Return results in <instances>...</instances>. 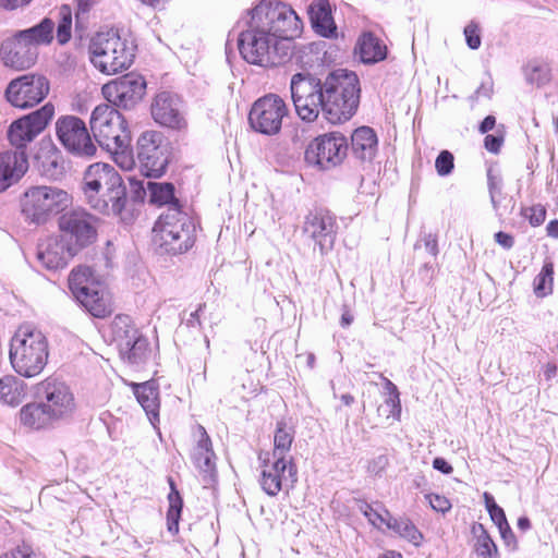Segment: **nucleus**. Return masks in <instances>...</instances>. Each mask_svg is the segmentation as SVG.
<instances>
[{"label":"nucleus","mask_w":558,"mask_h":558,"mask_svg":"<svg viewBox=\"0 0 558 558\" xmlns=\"http://www.w3.org/2000/svg\"><path fill=\"white\" fill-rule=\"evenodd\" d=\"M83 191L89 205L106 215H120L126 202L122 178L108 163L90 165L84 174Z\"/></svg>","instance_id":"nucleus-1"},{"label":"nucleus","mask_w":558,"mask_h":558,"mask_svg":"<svg viewBox=\"0 0 558 558\" xmlns=\"http://www.w3.org/2000/svg\"><path fill=\"white\" fill-rule=\"evenodd\" d=\"M9 357L20 376L33 378L40 375L49 357L46 335L32 324L21 325L11 338Z\"/></svg>","instance_id":"nucleus-2"},{"label":"nucleus","mask_w":558,"mask_h":558,"mask_svg":"<svg viewBox=\"0 0 558 558\" xmlns=\"http://www.w3.org/2000/svg\"><path fill=\"white\" fill-rule=\"evenodd\" d=\"M359 99L357 75L353 72L337 71L323 82L320 111L330 123H341L354 114Z\"/></svg>","instance_id":"nucleus-3"},{"label":"nucleus","mask_w":558,"mask_h":558,"mask_svg":"<svg viewBox=\"0 0 558 558\" xmlns=\"http://www.w3.org/2000/svg\"><path fill=\"white\" fill-rule=\"evenodd\" d=\"M136 45L117 29L96 33L88 46L92 64L102 74L114 75L128 70L134 62Z\"/></svg>","instance_id":"nucleus-4"},{"label":"nucleus","mask_w":558,"mask_h":558,"mask_svg":"<svg viewBox=\"0 0 558 558\" xmlns=\"http://www.w3.org/2000/svg\"><path fill=\"white\" fill-rule=\"evenodd\" d=\"M195 231L193 219L179 205L172 204L154 226V242L165 253L180 254L193 246Z\"/></svg>","instance_id":"nucleus-5"},{"label":"nucleus","mask_w":558,"mask_h":558,"mask_svg":"<svg viewBox=\"0 0 558 558\" xmlns=\"http://www.w3.org/2000/svg\"><path fill=\"white\" fill-rule=\"evenodd\" d=\"M69 288L75 300L94 317L104 318L113 311L105 283L88 266H77L69 276Z\"/></svg>","instance_id":"nucleus-6"},{"label":"nucleus","mask_w":558,"mask_h":558,"mask_svg":"<svg viewBox=\"0 0 558 558\" xmlns=\"http://www.w3.org/2000/svg\"><path fill=\"white\" fill-rule=\"evenodd\" d=\"M259 21L251 12L247 13L244 21L246 28L239 35L238 47L247 63L267 66L276 63L277 40Z\"/></svg>","instance_id":"nucleus-7"},{"label":"nucleus","mask_w":558,"mask_h":558,"mask_svg":"<svg viewBox=\"0 0 558 558\" xmlns=\"http://www.w3.org/2000/svg\"><path fill=\"white\" fill-rule=\"evenodd\" d=\"M72 202L70 194L56 186H32L23 194L22 213L32 222L43 223L63 211Z\"/></svg>","instance_id":"nucleus-8"},{"label":"nucleus","mask_w":558,"mask_h":558,"mask_svg":"<svg viewBox=\"0 0 558 558\" xmlns=\"http://www.w3.org/2000/svg\"><path fill=\"white\" fill-rule=\"evenodd\" d=\"M90 131L96 142L105 149H117L130 145L131 136L123 116L112 106H97L90 117Z\"/></svg>","instance_id":"nucleus-9"},{"label":"nucleus","mask_w":558,"mask_h":558,"mask_svg":"<svg viewBox=\"0 0 558 558\" xmlns=\"http://www.w3.org/2000/svg\"><path fill=\"white\" fill-rule=\"evenodd\" d=\"M260 24L278 39H293L302 32V22L295 11L287 3L260 1L250 11Z\"/></svg>","instance_id":"nucleus-10"},{"label":"nucleus","mask_w":558,"mask_h":558,"mask_svg":"<svg viewBox=\"0 0 558 558\" xmlns=\"http://www.w3.org/2000/svg\"><path fill=\"white\" fill-rule=\"evenodd\" d=\"M348 140L340 132H329L315 137L304 153L305 162L319 170H330L341 165L348 155Z\"/></svg>","instance_id":"nucleus-11"},{"label":"nucleus","mask_w":558,"mask_h":558,"mask_svg":"<svg viewBox=\"0 0 558 558\" xmlns=\"http://www.w3.org/2000/svg\"><path fill=\"white\" fill-rule=\"evenodd\" d=\"M262 489L268 496H277L281 490L294 486L298 481V470L292 459L286 457L275 458L269 452L259 456Z\"/></svg>","instance_id":"nucleus-12"},{"label":"nucleus","mask_w":558,"mask_h":558,"mask_svg":"<svg viewBox=\"0 0 558 558\" xmlns=\"http://www.w3.org/2000/svg\"><path fill=\"white\" fill-rule=\"evenodd\" d=\"M290 89L299 117L314 121L322 108L323 83L310 74L296 73L291 78Z\"/></svg>","instance_id":"nucleus-13"},{"label":"nucleus","mask_w":558,"mask_h":558,"mask_svg":"<svg viewBox=\"0 0 558 558\" xmlns=\"http://www.w3.org/2000/svg\"><path fill=\"white\" fill-rule=\"evenodd\" d=\"M35 396L46 407L52 417H70L76 408L74 395L70 387L57 377H47L35 386Z\"/></svg>","instance_id":"nucleus-14"},{"label":"nucleus","mask_w":558,"mask_h":558,"mask_svg":"<svg viewBox=\"0 0 558 558\" xmlns=\"http://www.w3.org/2000/svg\"><path fill=\"white\" fill-rule=\"evenodd\" d=\"M137 158L144 175H162L169 161V147L163 135L157 131L144 132L137 140Z\"/></svg>","instance_id":"nucleus-15"},{"label":"nucleus","mask_w":558,"mask_h":558,"mask_svg":"<svg viewBox=\"0 0 558 558\" xmlns=\"http://www.w3.org/2000/svg\"><path fill=\"white\" fill-rule=\"evenodd\" d=\"M288 114L284 100L275 94L258 98L248 113L252 129L265 135L279 133L283 118Z\"/></svg>","instance_id":"nucleus-16"},{"label":"nucleus","mask_w":558,"mask_h":558,"mask_svg":"<svg viewBox=\"0 0 558 558\" xmlns=\"http://www.w3.org/2000/svg\"><path fill=\"white\" fill-rule=\"evenodd\" d=\"M56 134L61 145L72 155L93 157L96 154L97 148L88 129L78 117H60L56 122Z\"/></svg>","instance_id":"nucleus-17"},{"label":"nucleus","mask_w":558,"mask_h":558,"mask_svg":"<svg viewBox=\"0 0 558 558\" xmlns=\"http://www.w3.org/2000/svg\"><path fill=\"white\" fill-rule=\"evenodd\" d=\"M49 90V82L44 75L31 73L12 80L5 89V97L12 106L27 109L41 102Z\"/></svg>","instance_id":"nucleus-18"},{"label":"nucleus","mask_w":558,"mask_h":558,"mask_svg":"<svg viewBox=\"0 0 558 558\" xmlns=\"http://www.w3.org/2000/svg\"><path fill=\"white\" fill-rule=\"evenodd\" d=\"M65 241L78 252L92 244L97 236V219L84 209H73L59 220Z\"/></svg>","instance_id":"nucleus-19"},{"label":"nucleus","mask_w":558,"mask_h":558,"mask_svg":"<svg viewBox=\"0 0 558 558\" xmlns=\"http://www.w3.org/2000/svg\"><path fill=\"white\" fill-rule=\"evenodd\" d=\"M54 114V107L46 104L40 109L15 120L9 128L8 138L16 150H24L28 143L44 131Z\"/></svg>","instance_id":"nucleus-20"},{"label":"nucleus","mask_w":558,"mask_h":558,"mask_svg":"<svg viewBox=\"0 0 558 558\" xmlns=\"http://www.w3.org/2000/svg\"><path fill=\"white\" fill-rule=\"evenodd\" d=\"M146 81L143 76L129 73L106 83L101 93L113 106L129 109L134 107L145 95Z\"/></svg>","instance_id":"nucleus-21"},{"label":"nucleus","mask_w":558,"mask_h":558,"mask_svg":"<svg viewBox=\"0 0 558 558\" xmlns=\"http://www.w3.org/2000/svg\"><path fill=\"white\" fill-rule=\"evenodd\" d=\"M336 218L327 210L311 211L303 225V232L318 245L322 254L329 252L336 240Z\"/></svg>","instance_id":"nucleus-22"},{"label":"nucleus","mask_w":558,"mask_h":558,"mask_svg":"<svg viewBox=\"0 0 558 558\" xmlns=\"http://www.w3.org/2000/svg\"><path fill=\"white\" fill-rule=\"evenodd\" d=\"M38 49L32 48L15 33L12 37L2 41L0 58L5 66L14 70H26L35 64Z\"/></svg>","instance_id":"nucleus-23"},{"label":"nucleus","mask_w":558,"mask_h":558,"mask_svg":"<svg viewBox=\"0 0 558 558\" xmlns=\"http://www.w3.org/2000/svg\"><path fill=\"white\" fill-rule=\"evenodd\" d=\"M63 236H49L38 244L37 259L49 270L63 268L76 254Z\"/></svg>","instance_id":"nucleus-24"},{"label":"nucleus","mask_w":558,"mask_h":558,"mask_svg":"<svg viewBox=\"0 0 558 558\" xmlns=\"http://www.w3.org/2000/svg\"><path fill=\"white\" fill-rule=\"evenodd\" d=\"M151 116L157 123L171 129H182L186 124L181 99L168 92L156 96L151 105Z\"/></svg>","instance_id":"nucleus-25"},{"label":"nucleus","mask_w":558,"mask_h":558,"mask_svg":"<svg viewBox=\"0 0 558 558\" xmlns=\"http://www.w3.org/2000/svg\"><path fill=\"white\" fill-rule=\"evenodd\" d=\"M28 170L24 150L0 153V193L19 182Z\"/></svg>","instance_id":"nucleus-26"},{"label":"nucleus","mask_w":558,"mask_h":558,"mask_svg":"<svg viewBox=\"0 0 558 558\" xmlns=\"http://www.w3.org/2000/svg\"><path fill=\"white\" fill-rule=\"evenodd\" d=\"M199 439L194 448L193 463L203 475L205 483L209 484L216 475V456L211 448V441L203 426H198Z\"/></svg>","instance_id":"nucleus-27"},{"label":"nucleus","mask_w":558,"mask_h":558,"mask_svg":"<svg viewBox=\"0 0 558 558\" xmlns=\"http://www.w3.org/2000/svg\"><path fill=\"white\" fill-rule=\"evenodd\" d=\"M310 19L313 28L324 37H331L336 34V25L331 15V8L328 0H315L308 8Z\"/></svg>","instance_id":"nucleus-28"},{"label":"nucleus","mask_w":558,"mask_h":558,"mask_svg":"<svg viewBox=\"0 0 558 558\" xmlns=\"http://www.w3.org/2000/svg\"><path fill=\"white\" fill-rule=\"evenodd\" d=\"M352 151L354 156L363 161H371L378 148L377 135L373 129L361 126L351 136Z\"/></svg>","instance_id":"nucleus-29"},{"label":"nucleus","mask_w":558,"mask_h":558,"mask_svg":"<svg viewBox=\"0 0 558 558\" xmlns=\"http://www.w3.org/2000/svg\"><path fill=\"white\" fill-rule=\"evenodd\" d=\"M355 52L363 63H377L387 56V47L373 33H363L356 43Z\"/></svg>","instance_id":"nucleus-30"},{"label":"nucleus","mask_w":558,"mask_h":558,"mask_svg":"<svg viewBox=\"0 0 558 558\" xmlns=\"http://www.w3.org/2000/svg\"><path fill=\"white\" fill-rule=\"evenodd\" d=\"M134 395L148 415L149 421L155 424V421H158L159 417V398L156 384L151 380L137 384L134 386Z\"/></svg>","instance_id":"nucleus-31"},{"label":"nucleus","mask_w":558,"mask_h":558,"mask_svg":"<svg viewBox=\"0 0 558 558\" xmlns=\"http://www.w3.org/2000/svg\"><path fill=\"white\" fill-rule=\"evenodd\" d=\"M54 27V22L50 17H45L39 24L27 29L19 31L16 34L32 48L37 49L38 46L51 44Z\"/></svg>","instance_id":"nucleus-32"},{"label":"nucleus","mask_w":558,"mask_h":558,"mask_svg":"<svg viewBox=\"0 0 558 558\" xmlns=\"http://www.w3.org/2000/svg\"><path fill=\"white\" fill-rule=\"evenodd\" d=\"M20 421L26 427L40 429L56 420L39 400V402L27 403L20 410Z\"/></svg>","instance_id":"nucleus-33"},{"label":"nucleus","mask_w":558,"mask_h":558,"mask_svg":"<svg viewBox=\"0 0 558 558\" xmlns=\"http://www.w3.org/2000/svg\"><path fill=\"white\" fill-rule=\"evenodd\" d=\"M140 330L135 327L132 318L129 315H117L111 322L108 335L111 340L121 347L128 344L134 337L140 335Z\"/></svg>","instance_id":"nucleus-34"},{"label":"nucleus","mask_w":558,"mask_h":558,"mask_svg":"<svg viewBox=\"0 0 558 558\" xmlns=\"http://www.w3.org/2000/svg\"><path fill=\"white\" fill-rule=\"evenodd\" d=\"M131 183L138 184L144 193L148 192L150 203L159 206L168 205V207L172 204L179 205L178 199L174 197V186L171 183L148 181L146 187L143 185V182L132 180Z\"/></svg>","instance_id":"nucleus-35"},{"label":"nucleus","mask_w":558,"mask_h":558,"mask_svg":"<svg viewBox=\"0 0 558 558\" xmlns=\"http://www.w3.org/2000/svg\"><path fill=\"white\" fill-rule=\"evenodd\" d=\"M26 395V384L13 375L0 378V400L8 405L15 407L22 402Z\"/></svg>","instance_id":"nucleus-36"},{"label":"nucleus","mask_w":558,"mask_h":558,"mask_svg":"<svg viewBox=\"0 0 558 558\" xmlns=\"http://www.w3.org/2000/svg\"><path fill=\"white\" fill-rule=\"evenodd\" d=\"M118 348L120 357L130 365L144 363L149 354L148 341L142 333L134 337L128 344Z\"/></svg>","instance_id":"nucleus-37"},{"label":"nucleus","mask_w":558,"mask_h":558,"mask_svg":"<svg viewBox=\"0 0 558 558\" xmlns=\"http://www.w3.org/2000/svg\"><path fill=\"white\" fill-rule=\"evenodd\" d=\"M387 529L393 531L400 537L407 539L414 546H420L423 542V534L417 530L413 522L404 517L388 518Z\"/></svg>","instance_id":"nucleus-38"},{"label":"nucleus","mask_w":558,"mask_h":558,"mask_svg":"<svg viewBox=\"0 0 558 558\" xmlns=\"http://www.w3.org/2000/svg\"><path fill=\"white\" fill-rule=\"evenodd\" d=\"M37 167L40 173L48 179H58L63 173L62 158L53 149H48L36 156Z\"/></svg>","instance_id":"nucleus-39"},{"label":"nucleus","mask_w":558,"mask_h":558,"mask_svg":"<svg viewBox=\"0 0 558 558\" xmlns=\"http://www.w3.org/2000/svg\"><path fill=\"white\" fill-rule=\"evenodd\" d=\"M294 439V429L284 422H278L274 435V450L271 457L279 458L288 456Z\"/></svg>","instance_id":"nucleus-40"},{"label":"nucleus","mask_w":558,"mask_h":558,"mask_svg":"<svg viewBox=\"0 0 558 558\" xmlns=\"http://www.w3.org/2000/svg\"><path fill=\"white\" fill-rule=\"evenodd\" d=\"M170 486L171 492L168 495L169 509L167 512V522L169 532L177 533L179 531V520L182 510V499L179 495V492L174 489V484L171 480Z\"/></svg>","instance_id":"nucleus-41"},{"label":"nucleus","mask_w":558,"mask_h":558,"mask_svg":"<svg viewBox=\"0 0 558 558\" xmlns=\"http://www.w3.org/2000/svg\"><path fill=\"white\" fill-rule=\"evenodd\" d=\"M554 283V264L546 259L542 270L534 279V291L537 296H545L553 291Z\"/></svg>","instance_id":"nucleus-42"},{"label":"nucleus","mask_w":558,"mask_h":558,"mask_svg":"<svg viewBox=\"0 0 558 558\" xmlns=\"http://www.w3.org/2000/svg\"><path fill=\"white\" fill-rule=\"evenodd\" d=\"M473 532L476 535V555L480 558H494V555L497 554V546L487 534L483 525L480 524L477 527L474 526Z\"/></svg>","instance_id":"nucleus-43"},{"label":"nucleus","mask_w":558,"mask_h":558,"mask_svg":"<svg viewBox=\"0 0 558 558\" xmlns=\"http://www.w3.org/2000/svg\"><path fill=\"white\" fill-rule=\"evenodd\" d=\"M58 14L57 40L60 45H64L71 39L72 35V10L69 5H62Z\"/></svg>","instance_id":"nucleus-44"},{"label":"nucleus","mask_w":558,"mask_h":558,"mask_svg":"<svg viewBox=\"0 0 558 558\" xmlns=\"http://www.w3.org/2000/svg\"><path fill=\"white\" fill-rule=\"evenodd\" d=\"M525 78L532 85L543 86L550 81V70L546 64L531 62L525 68Z\"/></svg>","instance_id":"nucleus-45"},{"label":"nucleus","mask_w":558,"mask_h":558,"mask_svg":"<svg viewBox=\"0 0 558 558\" xmlns=\"http://www.w3.org/2000/svg\"><path fill=\"white\" fill-rule=\"evenodd\" d=\"M106 150L112 155L114 162L122 170H131L134 167L135 161L130 149V145L125 147H118L117 149L112 148Z\"/></svg>","instance_id":"nucleus-46"},{"label":"nucleus","mask_w":558,"mask_h":558,"mask_svg":"<svg viewBox=\"0 0 558 558\" xmlns=\"http://www.w3.org/2000/svg\"><path fill=\"white\" fill-rule=\"evenodd\" d=\"M101 0H75L76 2V24L83 27L84 23L88 20L92 10L99 4Z\"/></svg>","instance_id":"nucleus-47"},{"label":"nucleus","mask_w":558,"mask_h":558,"mask_svg":"<svg viewBox=\"0 0 558 558\" xmlns=\"http://www.w3.org/2000/svg\"><path fill=\"white\" fill-rule=\"evenodd\" d=\"M453 160V155L450 151L442 150L435 161V168L437 173L440 177H446L450 174L454 167Z\"/></svg>","instance_id":"nucleus-48"},{"label":"nucleus","mask_w":558,"mask_h":558,"mask_svg":"<svg viewBox=\"0 0 558 558\" xmlns=\"http://www.w3.org/2000/svg\"><path fill=\"white\" fill-rule=\"evenodd\" d=\"M525 218L529 219L530 223L534 227L541 226L546 218V209L542 205H534L525 208L523 211Z\"/></svg>","instance_id":"nucleus-49"},{"label":"nucleus","mask_w":558,"mask_h":558,"mask_svg":"<svg viewBox=\"0 0 558 558\" xmlns=\"http://www.w3.org/2000/svg\"><path fill=\"white\" fill-rule=\"evenodd\" d=\"M464 36L469 48L475 50L481 46L480 27L475 22L469 23L464 27Z\"/></svg>","instance_id":"nucleus-50"},{"label":"nucleus","mask_w":558,"mask_h":558,"mask_svg":"<svg viewBox=\"0 0 558 558\" xmlns=\"http://www.w3.org/2000/svg\"><path fill=\"white\" fill-rule=\"evenodd\" d=\"M493 522L498 526L502 537H506V532H510V526L507 522L506 514L499 506H494L493 510L488 512Z\"/></svg>","instance_id":"nucleus-51"},{"label":"nucleus","mask_w":558,"mask_h":558,"mask_svg":"<svg viewBox=\"0 0 558 558\" xmlns=\"http://www.w3.org/2000/svg\"><path fill=\"white\" fill-rule=\"evenodd\" d=\"M365 515L368 518L369 522L378 529H380L383 525L387 527L388 518H393L387 510L379 512L374 509L366 510Z\"/></svg>","instance_id":"nucleus-52"},{"label":"nucleus","mask_w":558,"mask_h":558,"mask_svg":"<svg viewBox=\"0 0 558 558\" xmlns=\"http://www.w3.org/2000/svg\"><path fill=\"white\" fill-rule=\"evenodd\" d=\"M430 507L439 512L445 513L451 508L450 501L445 497L437 494H430L427 496Z\"/></svg>","instance_id":"nucleus-53"},{"label":"nucleus","mask_w":558,"mask_h":558,"mask_svg":"<svg viewBox=\"0 0 558 558\" xmlns=\"http://www.w3.org/2000/svg\"><path fill=\"white\" fill-rule=\"evenodd\" d=\"M494 93V82L490 76H487L474 93V98H487L489 99Z\"/></svg>","instance_id":"nucleus-54"},{"label":"nucleus","mask_w":558,"mask_h":558,"mask_svg":"<svg viewBox=\"0 0 558 558\" xmlns=\"http://www.w3.org/2000/svg\"><path fill=\"white\" fill-rule=\"evenodd\" d=\"M0 558H35V555L31 547L22 546L2 555Z\"/></svg>","instance_id":"nucleus-55"},{"label":"nucleus","mask_w":558,"mask_h":558,"mask_svg":"<svg viewBox=\"0 0 558 558\" xmlns=\"http://www.w3.org/2000/svg\"><path fill=\"white\" fill-rule=\"evenodd\" d=\"M387 405L391 408L390 415L397 420H400L401 415V403L399 398V392L390 393V396L386 400Z\"/></svg>","instance_id":"nucleus-56"},{"label":"nucleus","mask_w":558,"mask_h":558,"mask_svg":"<svg viewBox=\"0 0 558 558\" xmlns=\"http://www.w3.org/2000/svg\"><path fill=\"white\" fill-rule=\"evenodd\" d=\"M495 241L505 250H510L514 244L513 236L502 231L495 233Z\"/></svg>","instance_id":"nucleus-57"},{"label":"nucleus","mask_w":558,"mask_h":558,"mask_svg":"<svg viewBox=\"0 0 558 558\" xmlns=\"http://www.w3.org/2000/svg\"><path fill=\"white\" fill-rule=\"evenodd\" d=\"M502 144V138L495 135H486L484 140L485 148L490 153H498Z\"/></svg>","instance_id":"nucleus-58"},{"label":"nucleus","mask_w":558,"mask_h":558,"mask_svg":"<svg viewBox=\"0 0 558 558\" xmlns=\"http://www.w3.org/2000/svg\"><path fill=\"white\" fill-rule=\"evenodd\" d=\"M488 186H489V193L492 203L496 207V196L497 194L501 193V185L500 181L494 178L493 175L488 174Z\"/></svg>","instance_id":"nucleus-59"},{"label":"nucleus","mask_w":558,"mask_h":558,"mask_svg":"<svg viewBox=\"0 0 558 558\" xmlns=\"http://www.w3.org/2000/svg\"><path fill=\"white\" fill-rule=\"evenodd\" d=\"M424 246L426 248V251L432 255V256H437L438 254V242H437V238L433 234H427L424 236Z\"/></svg>","instance_id":"nucleus-60"},{"label":"nucleus","mask_w":558,"mask_h":558,"mask_svg":"<svg viewBox=\"0 0 558 558\" xmlns=\"http://www.w3.org/2000/svg\"><path fill=\"white\" fill-rule=\"evenodd\" d=\"M433 466L435 470L444 474H450L453 471L452 466L444 458H435Z\"/></svg>","instance_id":"nucleus-61"},{"label":"nucleus","mask_w":558,"mask_h":558,"mask_svg":"<svg viewBox=\"0 0 558 558\" xmlns=\"http://www.w3.org/2000/svg\"><path fill=\"white\" fill-rule=\"evenodd\" d=\"M496 124V119L494 116H487L480 125V132L482 134L487 133L488 131L493 130Z\"/></svg>","instance_id":"nucleus-62"},{"label":"nucleus","mask_w":558,"mask_h":558,"mask_svg":"<svg viewBox=\"0 0 558 558\" xmlns=\"http://www.w3.org/2000/svg\"><path fill=\"white\" fill-rule=\"evenodd\" d=\"M32 0H0V5L5 9H16L20 5L28 4Z\"/></svg>","instance_id":"nucleus-63"},{"label":"nucleus","mask_w":558,"mask_h":558,"mask_svg":"<svg viewBox=\"0 0 558 558\" xmlns=\"http://www.w3.org/2000/svg\"><path fill=\"white\" fill-rule=\"evenodd\" d=\"M547 235L558 238V220H551L546 227Z\"/></svg>","instance_id":"nucleus-64"}]
</instances>
